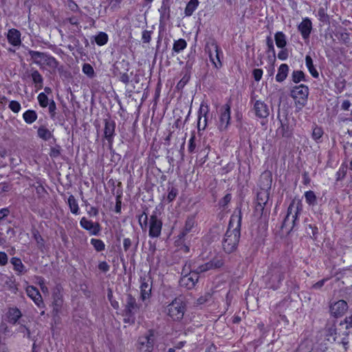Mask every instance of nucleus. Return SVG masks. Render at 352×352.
<instances>
[{"instance_id":"f257e3e1","label":"nucleus","mask_w":352,"mask_h":352,"mask_svg":"<svg viewBox=\"0 0 352 352\" xmlns=\"http://www.w3.org/2000/svg\"><path fill=\"white\" fill-rule=\"evenodd\" d=\"M241 208L236 207L230 218L228 229L222 242L223 249L227 254L234 252L238 247L241 237Z\"/></svg>"},{"instance_id":"f03ea898","label":"nucleus","mask_w":352,"mask_h":352,"mask_svg":"<svg viewBox=\"0 0 352 352\" xmlns=\"http://www.w3.org/2000/svg\"><path fill=\"white\" fill-rule=\"evenodd\" d=\"M261 185L257 192L254 212L261 217H267L270 214V210L265 208L270 199V190L272 186V176L270 172L265 171L261 176Z\"/></svg>"},{"instance_id":"7ed1b4c3","label":"nucleus","mask_w":352,"mask_h":352,"mask_svg":"<svg viewBox=\"0 0 352 352\" xmlns=\"http://www.w3.org/2000/svg\"><path fill=\"white\" fill-rule=\"evenodd\" d=\"M138 220L143 230L148 228V236L151 239H157L161 236L163 221L157 211H153L149 217L147 213L143 211L138 216Z\"/></svg>"},{"instance_id":"20e7f679","label":"nucleus","mask_w":352,"mask_h":352,"mask_svg":"<svg viewBox=\"0 0 352 352\" xmlns=\"http://www.w3.org/2000/svg\"><path fill=\"white\" fill-rule=\"evenodd\" d=\"M302 204L300 201L293 199L287 210V214L281 224L283 232L289 234L296 226L298 216L302 210Z\"/></svg>"},{"instance_id":"39448f33","label":"nucleus","mask_w":352,"mask_h":352,"mask_svg":"<svg viewBox=\"0 0 352 352\" xmlns=\"http://www.w3.org/2000/svg\"><path fill=\"white\" fill-rule=\"evenodd\" d=\"M287 269L279 264L272 265L267 274L266 285L272 290L278 289L285 279Z\"/></svg>"},{"instance_id":"423d86ee","label":"nucleus","mask_w":352,"mask_h":352,"mask_svg":"<svg viewBox=\"0 0 352 352\" xmlns=\"http://www.w3.org/2000/svg\"><path fill=\"white\" fill-rule=\"evenodd\" d=\"M187 309V303L182 297H176L165 308L168 318L174 322H181Z\"/></svg>"},{"instance_id":"0eeeda50","label":"nucleus","mask_w":352,"mask_h":352,"mask_svg":"<svg viewBox=\"0 0 352 352\" xmlns=\"http://www.w3.org/2000/svg\"><path fill=\"white\" fill-rule=\"evenodd\" d=\"M205 51L208 55L210 61L213 67L217 69L221 68L223 66V52L214 38H211L206 42Z\"/></svg>"},{"instance_id":"6e6552de","label":"nucleus","mask_w":352,"mask_h":352,"mask_svg":"<svg viewBox=\"0 0 352 352\" xmlns=\"http://www.w3.org/2000/svg\"><path fill=\"white\" fill-rule=\"evenodd\" d=\"M309 96V88L307 85L301 84L292 87L291 96L294 99L296 111H300L307 104Z\"/></svg>"},{"instance_id":"1a4fd4ad","label":"nucleus","mask_w":352,"mask_h":352,"mask_svg":"<svg viewBox=\"0 0 352 352\" xmlns=\"http://www.w3.org/2000/svg\"><path fill=\"white\" fill-rule=\"evenodd\" d=\"M140 307L136 299L131 294H129L123 310L124 322L133 323L135 320V314L139 311Z\"/></svg>"},{"instance_id":"9d476101","label":"nucleus","mask_w":352,"mask_h":352,"mask_svg":"<svg viewBox=\"0 0 352 352\" xmlns=\"http://www.w3.org/2000/svg\"><path fill=\"white\" fill-rule=\"evenodd\" d=\"M231 121V105L230 103H226L223 105L219 113L218 121L217 123V127L221 132L226 131Z\"/></svg>"},{"instance_id":"9b49d317","label":"nucleus","mask_w":352,"mask_h":352,"mask_svg":"<svg viewBox=\"0 0 352 352\" xmlns=\"http://www.w3.org/2000/svg\"><path fill=\"white\" fill-rule=\"evenodd\" d=\"M155 343V333L153 329L148 331L145 336H140L138 341V352H152Z\"/></svg>"},{"instance_id":"f8f14e48","label":"nucleus","mask_w":352,"mask_h":352,"mask_svg":"<svg viewBox=\"0 0 352 352\" xmlns=\"http://www.w3.org/2000/svg\"><path fill=\"white\" fill-rule=\"evenodd\" d=\"M210 113V105L208 101L203 100L197 111L198 131H204L208 126V119Z\"/></svg>"},{"instance_id":"ddd939ff","label":"nucleus","mask_w":352,"mask_h":352,"mask_svg":"<svg viewBox=\"0 0 352 352\" xmlns=\"http://www.w3.org/2000/svg\"><path fill=\"white\" fill-rule=\"evenodd\" d=\"M52 299V314L54 316H58L62 311L64 302L63 289L61 287L56 286L53 289Z\"/></svg>"},{"instance_id":"4468645a","label":"nucleus","mask_w":352,"mask_h":352,"mask_svg":"<svg viewBox=\"0 0 352 352\" xmlns=\"http://www.w3.org/2000/svg\"><path fill=\"white\" fill-rule=\"evenodd\" d=\"M103 122V139L107 142L109 147H112L116 136V122L110 118H106Z\"/></svg>"},{"instance_id":"2eb2a0df","label":"nucleus","mask_w":352,"mask_h":352,"mask_svg":"<svg viewBox=\"0 0 352 352\" xmlns=\"http://www.w3.org/2000/svg\"><path fill=\"white\" fill-rule=\"evenodd\" d=\"M252 111L258 120H267L270 113V107L261 100H256L253 102Z\"/></svg>"},{"instance_id":"dca6fc26","label":"nucleus","mask_w":352,"mask_h":352,"mask_svg":"<svg viewBox=\"0 0 352 352\" xmlns=\"http://www.w3.org/2000/svg\"><path fill=\"white\" fill-rule=\"evenodd\" d=\"M80 226L83 229L89 231L91 235L98 236L101 231V227L98 222H94L85 217L80 220Z\"/></svg>"},{"instance_id":"f3484780","label":"nucleus","mask_w":352,"mask_h":352,"mask_svg":"<svg viewBox=\"0 0 352 352\" xmlns=\"http://www.w3.org/2000/svg\"><path fill=\"white\" fill-rule=\"evenodd\" d=\"M28 296L31 298L35 305L40 309L45 308V304L39 290L33 285H29L26 287Z\"/></svg>"},{"instance_id":"a211bd4d","label":"nucleus","mask_w":352,"mask_h":352,"mask_svg":"<svg viewBox=\"0 0 352 352\" xmlns=\"http://www.w3.org/2000/svg\"><path fill=\"white\" fill-rule=\"evenodd\" d=\"M348 309V304L344 300H339L330 305V313L334 318L342 316Z\"/></svg>"},{"instance_id":"6ab92c4d","label":"nucleus","mask_w":352,"mask_h":352,"mask_svg":"<svg viewBox=\"0 0 352 352\" xmlns=\"http://www.w3.org/2000/svg\"><path fill=\"white\" fill-rule=\"evenodd\" d=\"M199 280V273L190 272L187 275L184 276L179 281L180 285L187 289H191L195 287L196 283Z\"/></svg>"},{"instance_id":"aec40b11","label":"nucleus","mask_w":352,"mask_h":352,"mask_svg":"<svg viewBox=\"0 0 352 352\" xmlns=\"http://www.w3.org/2000/svg\"><path fill=\"white\" fill-rule=\"evenodd\" d=\"M140 298L142 301L148 300L151 296L152 281L149 284V279L146 277L140 278Z\"/></svg>"},{"instance_id":"412c9836","label":"nucleus","mask_w":352,"mask_h":352,"mask_svg":"<svg viewBox=\"0 0 352 352\" xmlns=\"http://www.w3.org/2000/svg\"><path fill=\"white\" fill-rule=\"evenodd\" d=\"M6 38L8 43L13 47H19L22 43L21 33L16 28L8 30L6 34Z\"/></svg>"},{"instance_id":"4be33fe9","label":"nucleus","mask_w":352,"mask_h":352,"mask_svg":"<svg viewBox=\"0 0 352 352\" xmlns=\"http://www.w3.org/2000/svg\"><path fill=\"white\" fill-rule=\"evenodd\" d=\"M173 0H161V6L158 8L160 20H168L170 17L171 6Z\"/></svg>"},{"instance_id":"5701e85b","label":"nucleus","mask_w":352,"mask_h":352,"mask_svg":"<svg viewBox=\"0 0 352 352\" xmlns=\"http://www.w3.org/2000/svg\"><path fill=\"white\" fill-rule=\"evenodd\" d=\"M10 262L12 265V269L16 276H21L28 272V268L19 257L13 256L10 258Z\"/></svg>"},{"instance_id":"b1692460","label":"nucleus","mask_w":352,"mask_h":352,"mask_svg":"<svg viewBox=\"0 0 352 352\" xmlns=\"http://www.w3.org/2000/svg\"><path fill=\"white\" fill-rule=\"evenodd\" d=\"M22 317L21 311L16 307H9L6 313V320L10 324H16Z\"/></svg>"},{"instance_id":"393cba45","label":"nucleus","mask_w":352,"mask_h":352,"mask_svg":"<svg viewBox=\"0 0 352 352\" xmlns=\"http://www.w3.org/2000/svg\"><path fill=\"white\" fill-rule=\"evenodd\" d=\"M298 30L304 39H307L312 30V23L309 18L305 17L298 25Z\"/></svg>"},{"instance_id":"a878e982","label":"nucleus","mask_w":352,"mask_h":352,"mask_svg":"<svg viewBox=\"0 0 352 352\" xmlns=\"http://www.w3.org/2000/svg\"><path fill=\"white\" fill-rule=\"evenodd\" d=\"M31 78L34 83L35 91H38L43 87V78L39 72L36 69L31 71Z\"/></svg>"},{"instance_id":"bb28decb","label":"nucleus","mask_w":352,"mask_h":352,"mask_svg":"<svg viewBox=\"0 0 352 352\" xmlns=\"http://www.w3.org/2000/svg\"><path fill=\"white\" fill-rule=\"evenodd\" d=\"M267 60L269 62L274 63L276 60V52L274 46V42L271 37L267 36L266 38Z\"/></svg>"},{"instance_id":"cd10ccee","label":"nucleus","mask_w":352,"mask_h":352,"mask_svg":"<svg viewBox=\"0 0 352 352\" xmlns=\"http://www.w3.org/2000/svg\"><path fill=\"white\" fill-rule=\"evenodd\" d=\"M199 6V0H189L184 8V14L185 16H191Z\"/></svg>"},{"instance_id":"c85d7f7f","label":"nucleus","mask_w":352,"mask_h":352,"mask_svg":"<svg viewBox=\"0 0 352 352\" xmlns=\"http://www.w3.org/2000/svg\"><path fill=\"white\" fill-rule=\"evenodd\" d=\"M31 58L33 62L37 65L42 67L44 62V59L46 58L47 54L45 52L30 50L29 52Z\"/></svg>"},{"instance_id":"c756f323","label":"nucleus","mask_w":352,"mask_h":352,"mask_svg":"<svg viewBox=\"0 0 352 352\" xmlns=\"http://www.w3.org/2000/svg\"><path fill=\"white\" fill-rule=\"evenodd\" d=\"M288 72L289 66L285 63L281 64L278 69V73L276 76V80L278 82H283L287 77Z\"/></svg>"},{"instance_id":"7c9ffc66","label":"nucleus","mask_w":352,"mask_h":352,"mask_svg":"<svg viewBox=\"0 0 352 352\" xmlns=\"http://www.w3.org/2000/svg\"><path fill=\"white\" fill-rule=\"evenodd\" d=\"M187 42L184 38L175 40L173 45V54H179L187 47Z\"/></svg>"},{"instance_id":"2f4dec72","label":"nucleus","mask_w":352,"mask_h":352,"mask_svg":"<svg viewBox=\"0 0 352 352\" xmlns=\"http://www.w3.org/2000/svg\"><path fill=\"white\" fill-rule=\"evenodd\" d=\"M37 113L32 109H28L23 113V119L28 124L34 123L37 120Z\"/></svg>"},{"instance_id":"473e14b6","label":"nucleus","mask_w":352,"mask_h":352,"mask_svg":"<svg viewBox=\"0 0 352 352\" xmlns=\"http://www.w3.org/2000/svg\"><path fill=\"white\" fill-rule=\"evenodd\" d=\"M305 65L310 74L314 78H318L319 77V73L314 67L313 60L309 55H307L305 57Z\"/></svg>"},{"instance_id":"72a5a7b5","label":"nucleus","mask_w":352,"mask_h":352,"mask_svg":"<svg viewBox=\"0 0 352 352\" xmlns=\"http://www.w3.org/2000/svg\"><path fill=\"white\" fill-rule=\"evenodd\" d=\"M167 196L166 198V201L168 204L172 203L177 197L179 194L178 188L175 186H168L167 188Z\"/></svg>"},{"instance_id":"f704fd0d","label":"nucleus","mask_w":352,"mask_h":352,"mask_svg":"<svg viewBox=\"0 0 352 352\" xmlns=\"http://www.w3.org/2000/svg\"><path fill=\"white\" fill-rule=\"evenodd\" d=\"M196 226V214H191L187 217L183 228H184L186 231L191 232Z\"/></svg>"},{"instance_id":"c9c22d12","label":"nucleus","mask_w":352,"mask_h":352,"mask_svg":"<svg viewBox=\"0 0 352 352\" xmlns=\"http://www.w3.org/2000/svg\"><path fill=\"white\" fill-rule=\"evenodd\" d=\"M94 41L97 45L103 46L108 43L109 36L104 32H100L95 36Z\"/></svg>"},{"instance_id":"e433bc0d","label":"nucleus","mask_w":352,"mask_h":352,"mask_svg":"<svg viewBox=\"0 0 352 352\" xmlns=\"http://www.w3.org/2000/svg\"><path fill=\"white\" fill-rule=\"evenodd\" d=\"M274 39L277 47L283 48L286 46V36L283 32H277L274 35Z\"/></svg>"},{"instance_id":"4c0bfd02","label":"nucleus","mask_w":352,"mask_h":352,"mask_svg":"<svg viewBox=\"0 0 352 352\" xmlns=\"http://www.w3.org/2000/svg\"><path fill=\"white\" fill-rule=\"evenodd\" d=\"M292 80L298 84L302 81L307 82V79L306 78V76L305 73L301 70H294L292 74Z\"/></svg>"},{"instance_id":"58836bf2","label":"nucleus","mask_w":352,"mask_h":352,"mask_svg":"<svg viewBox=\"0 0 352 352\" xmlns=\"http://www.w3.org/2000/svg\"><path fill=\"white\" fill-rule=\"evenodd\" d=\"M67 203L70 208L71 212L74 214H78L80 211L78 204L74 196L71 195L68 197Z\"/></svg>"},{"instance_id":"ea45409f","label":"nucleus","mask_w":352,"mask_h":352,"mask_svg":"<svg viewBox=\"0 0 352 352\" xmlns=\"http://www.w3.org/2000/svg\"><path fill=\"white\" fill-rule=\"evenodd\" d=\"M174 243L177 249L182 253L188 254L190 252V246L186 244V240L175 239Z\"/></svg>"},{"instance_id":"a19ab883","label":"nucleus","mask_w":352,"mask_h":352,"mask_svg":"<svg viewBox=\"0 0 352 352\" xmlns=\"http://www.w3.org/2000/svg\"><path fill=\"white\" fill-rule=\"evenodd\" d=\"M45 57L46 58L44 59L43 66L46 65L52 69H56L58 65V61L56 60V58L49 54H47V56Z\"/></svg>"},{"instance_id":"79ce46f5","label":"nucleus","mask_w":352,"mask_h":352,"mask_svg":"<svg viewBox=\"0 0 352 352\" xmlns=\"http://www.w3.org/2000/svg\"><path fill=\"white\" fill-rule=\"evenodd\" d=\"M305 201L309 206H315L317 204V197L314 191L309 190L304 194Z\"/></svg>"},{"instance_id":"37998d69","label":"nucleus","mask_w":352,"mask_h":352,"mask_svg":"<svg viewBox=\"0 0 352 352\" xmlns=\"http://www.w3.org/2000/svg\"><path fill=\"white\" fill-rule=\"evenodd\" d=\"M82 72L89 78H94L96 76V73L93 66L89 63H84L82 66Z\"/></svg>"},{"instance_id":"c03bdc74","label":"nucleus","mask_w":352,"mask_h":352,"mask_svg":"<svg viewBox=\"0 0 352 352\" xmlns=\"http://www.w3.org/2000/svg\"><path fill=\"white\" fill-rule=\"evenodd\" d=\"M324 134V131L322 127L318 126L316 125L313 128L312 133H311V138L314 140H315L316 142H320L321 138Z\"/></svg>"},{"instance_id":"a18cd8bd","label":"nucleus","mask_w":352,"mask_h":352,"mask_svg":"<svg viewBox=\"0 0 352 352\" xmlns=\"http://www.w3.org/2000/svg\"><path fill=\"white\" fill-rule=\"evenodd\" d=\"M90 243L96 252H102L105 250V244L102 239L92 238L90 240Z\"/></svg>"},{"instance_id":"49530a36","label":"nucleus","mask_w":352,"mask_h":352,"mask_svg":"<svg viewBox=\"0 0 352 352\" xmlns=\"http://www.w3.org/2000/svg\"><path fill=\"white\" fill-rule=\"evenodd\" d=\"M209 261L213 270L219 269L224 265V259L221 256H215Z\"/></svg>"},{"instance_id":"de8ad7c7","label":"nucleus","mask_w":352,"mask_h":352,"mask_svg":"<svg viewBox=\"0 0 352 352\" xmlns=\"http://www.w3.org/2000/svg\"><path fill=\"white\" fill-rule=\"evenodd\" d=\"M327 6L319 8L316 16L318 19L322 23H326L329 21V16L327 13Z\"/></svg>"},{"instance_id":"09e8293b","label":"nucleus","mask_w":352,"mask_h":352,"mask_svg":"<svg viewBox=\"0 0 352 352\" xmlns=\"http://www.w3.org/2000/svg\"><path fill=\"white\" fill-rule=\"evenodd\" d=\"M347 166L342 163L336 173V180L337 182L342 180L346 175Z\"/></svg>"},{"instance_id":"8fccbe9b","label":"nucleus","mask_w":352,"mask_h":352,"mask_svg":"<svg viewBox=\"0 0 352 352\" xmlns=\"http://www.w3.org/2000/svg\"><path fill=\"white\" fill-rule=\"evenodd\" d=\"M39 138L44 140H48L52 137V133L45 126H40L37 131Z\"/></svg>"},{"instance_id":"3c124183","label":"nucleus","mask_w":352,"mask_h":352,"mask_svg":"<svg viewBox=\"0 0 352 352\" xmlns=\"http://www.w3.org/2000/svg\"><path fill=\"white\" fill-rule=\"evenodd\" d=\"M197 147L196 144V135L195 133H192L190 135V137L188 140V152L190 154H192L195 152V149Z\"/></svg>"},{"instance_id":"603ef678","label":"nucleus","mask_w":352,"mask_h":352,"mask_svg":"<svg viewBox=\"0 0 352 352\" xmlns=\"http://www.w3.org/2000/svg\"><path fill=\"white\" fill-rule=\"evenodd\" d=\"M38 102L39 105L42 108H45L50 103L47 96L44 92H41L37 96Z\"/></svg>"},{"instance_id":"864d4df0","label":"nucleus","mask_w":352,"mask_h":352,"mask_svg":"<svg viewBox=\"0 0 352 352\" xmlns=\"http://www.w3.org/2000/svg\"><path fill=\"white\" fill-rule=\"evenodd\" d=\"M278 130L281 135L284 138H290L292 135V131L289 130V126L286 124H283L282 122H280V126Z\"/></svg>"},{"instance_id":"5fc2aeb1","label":"nucleus","mask_w":352,"mask_h":352,"mask_svg":"<svg viewBox=\"0 0 352 352\" xmlns=\"http://www.w3.org/2000/svg\"><path fill=\"white\" fill-rule=\"evenodd\" d=\"M8 107L14 113H18L21 109V105L17 100L10 101Z\"/></svg>"},{"instance_id":"6e6d98bb","label":"nucleus","mask_w":352,"mask_h":352,"mask_svg":"<svg viewBox=\"0 0 352 352\" xmlns=\"http://www.w3.org/2000/svg\"><path fill=\"white\" fill-rule=\"evenodd\" d=\"M232 199V195L230 193H227L224 195V197L219 200V205L220 208H226L229 203L231 201Z\"/></svg>"},{"instance_id":"4d7b16f0","label":"nucleus","mask_w":352,"mask_h":352,"mask_svg":"<svg viewBox=\"0 0 352 352\" xmlns=\"http://www.w3.org/2000/svg\"><path fill=\"white\" fill-rule=\"evenodd\" d=\"M190 76L189 74H186L183 76V77L181 78V80L177 82L176 87L177 89H182L186 85L188 82L190 80Z\"/></svg>"},{"instance_id":"13d9d810","label":"nucleus","mask_w":352,"mask_h":352,"mask_svg":"<svg viewBox=\"0 0 352 352\" xmlns=\"http://www.w3.org/2000/svg\"><path fill=\"white\" fill-rule=\"evenodd\" d=\"M152 30H145L142 33V41L143 43H149L151 41Z\"/></svg>"},{"instance_id":"bf43d9fd","label":"nucleus","mask_w":352,"mask_h":352,"mask_svg":"<svg viewBox=\"0 0 352 352\" xmlns=\"http://www.w3.org/2000/svg\"><path fill=\"white\" fill-rule=\"evenodd\" d=\"M211 270H213V268L210 265V262L208 261L204 264L199 265L197 267L196 271L197 272V273L200 274V273L208 272Z\"/></svg>"},{"instance_id":"052dcab7","label":"nucleus","mask_w":352,"mask_h":352,"mask_svg":"<svg viewBox=\"0 0 352 352\" xmlns=\"http://www.w3.org/2000/svg\"><path fill=\"white\" fill-rule=\"evenodd\" d=\"M47 107H48V110H49V113H50V118L54 120L55 118L56 110V102H54V100H51V101L48 104Z\"/></svg>"},{"instance_id":"680f3d73","label":"nucleus","mask_w":352,"mask_h":352,"mask_svg":"<svg viewBox=\"0 0 352 352\" xmlns=\"http://www.w3.org/2000/svg\"><path fill=\"white\" fill-rule=\"evenodd\" d=\"M263 74L262 69H254L252 70V76L255 81L258 82L261 80Z\"/></svg>"},{"instance_id":"e2e57ef3","label":"nucleus","mask_w":352,"mask_h":352,"mask_svg":"<svg viewBox=\"0 0 352 352\" xmlns=\"http://www.w3.org/2000/svg\"><path fill=\"white\" fill-rule=\"evenodd\" d=\"M122 209V195H117L116 197L115 212L120 214Z\"/></svg>"},{"instance_id":"0e129e2a","label":"nucleus","mask_w":352,"mask_h":352,"mask_svg":"<svg viewBox=\"0 0 352 352\" xmlns=\"http://www.w3.org/2000/svg\"><path fill=\"white\" fill-rule=\"evenodd\" d=\"M6 284L12 292L15 293L16 291L18 290L17 285L16 284L15 279L13 276L9 278V280L6 282Z\"/></svg>"},{"instance_id":"69168bd1","label":"nucleus","mask_w":352,"mask_h":352,"mask_svg":"<svg viewBox=\"0 0 352 352\" xmlns=\"http://www.w3.org/2000/svg\"><path fill=\"white\" fill-rule=\"evenodd\" d=\"M289 56L288 50L285 49V47L281 48V50H280L278 53L277 57L280 60H285L287 59Z\"/></svg>"},{"instance_id":"338daca9","label":"nucleus","mask_w":352,"mask_h":352,"mask_svg":"<svg viewBox=\"0 0 352 352\" xmlns=\"http://www.w3.org/2000/svg\"><path fill=\"white\" fill-rule=\"evenodd\" d=\"M98 267L99 270L104 273L109 272L110 270V266L106 261H100L98 265Z\"/></svg>"},{"instance_id":"774afa93","label":"nucleus","mask_w":352,"mask_h":352,"mask_svg":"<svg viewBox=\"0 0 352 352\" xmlns=\"http://www.w3.org/2000/svg\"><path fill=\"white\" fill-rule=\"evenodd\" d=\"M67 6L69 9L74 12H77L79 11V7L78 4L73 0L68 1Z\"/></svg>"}]
</instances>
